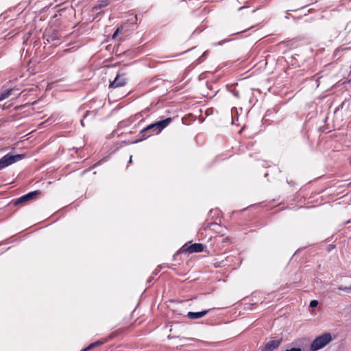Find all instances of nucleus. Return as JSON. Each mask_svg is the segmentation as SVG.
Wrapping results in <instances>:
<instances>
[{
	"label": "nucleus",
	"mask_w": 351,
	"mask_h": 351,
	"mask_svg": "<svg viewBox=\"0 0 351 351\" xmlns=\"http://www.w3.org/2000/svg\"><path fill=\"white\" fill-rule=\"evenodd\" d=\"M171 121L172 119L171 117H168L164 120L159 121L147 125L140 132L139 135L141 136V138L136 141V143L145 140L155 134H157L160 133Z\"/></svg>",
	"instance_id": "nucleus-1"
},
{
	"label": "nucleus",
	"mask_w": 351,
	"mask_h": 351,
	"mask_svg": "<svg viewBox=\"0 0 351 351\" xmlns=\"http://www.w3.org/2000/svg\"><path fill=\"white\" fill-rule=\"evenodd\" d=\"M332 341L331 335L325 332L322 335L317 337L312 342L310 350L311 351H317L323 348Z\"/></svg>",
	"instance_id": "nucleus-2"
},
{
	"label": "nucleus",
	"mask_w": 351,
	"mask_h": 351,
	"mask_svg": "<svg viewBox=\"0 0 351 351\" xmlns=\"http://www.w3.org/2000/svg\"><path fill=\"white\" fill-rule=\"evenodd\" d=\"M124 331H125V328H119L117 330L111 332L107 337L104 338L102 340H99L94 343H90L89 346H88L85 348L82 349L81 351H89L97 346H101V345L107 343L110 340L112 339L113 338H115L116 337L122 334Z\"/></svg>",
	"instance_id": "nucleus-3"
},
{
	"label": "nucleus",
	"mask_w": 351,
	"mask_h": 351,
	"mask_svg": "<svg viewBox=\"0 0 351 351\" xmlns=\"http://www.w3.org/2000/svg\"><path fill=\"white\" fill-rule=\"evenodd\" d=\"M25 158L24 154L12 155L8 154L0 159V170Z\"/></svg>",
	"instance_id": "nucleus-4"
},
{
	"label": "nucleus",
	"mask_w": 351,
	"mask_h": 351,
	"mask_svg": "<svg viewBox=\"0 0 351 351\" xmlns=\"http://www.w3.org/2000/svg\"><path fill=\"white\" fill-rule=\"evenodd\" d=\"M205 245L202 243H193L191 245L185 244L182 248L181 251L184 254L198 253L204 251Z\"/></svg>",
	"instance_id": "nucleus-5"
},
{
	"label": "nucleus",
	"mask_w": 351,
	"mask_h": 351,
	"mask_svg": "<svg viewBox=\"0 0 351 351\" xmlns=\"http://www.w3.org/2000/svg\"><path fill=\"white\" fill-rule=\"evenodd\" d=\"M40 193H41V192L40 191H38V190L29 192L27 194L24 195L22 197L16 199L14 201V205L17 206V205H19V204H25V203H26V202H27L29 201L35 199L37 198V197L39 195H40Z\"/></svg>",
	"instance_id": "nucleus-6"
},
{
	"label": "nucleus",
	"mask_w": 351,
	"mask_h": 351,
	"mask_svg": "<svg viewBox=\"0 0 351 351\" xmlns=\"http://www.w3.org/2000/svg\"><path fill=\"white\" fill-rule=\"evenodd\" d=\"M127 83V78L125 73L117 74V77L112 82L110 83V87L117 88L123 86Z\"/></svg>",
	"instance_id": "nucleus-7"
},
{
	"label": "nucleus",
	"mask_w": 351,
	"mask_h": 351,
	"mask_svg": "<svg viewBox=\"0 0 351 351\" xmlns=\"http://www.w3.org/2000/svg\"><path fill=\"white\" fill-rule=\"evenodd\" d=\"M282 342V339H271L262 348V351H274L279 347Z\"/></svg>",
	"instance_id": "nucleus-8"
},
{
	"label": "nucleus",
	"mask_w": 351,
	"mask_h": 351,
	"mask_svg": "<svg viewBox=\"0 0 351 351\" xmlns=\"http://www.w3.org/2000/svg\"><path fill=\"white\" fill-rule=\"evenodd\" d=\"M210 310H204L201 312H189L187 314V317L191 319H196L201 318L206 315Z\"/></svg>",
	"instance_id": "nucleus-9"
},
{
	"label": "nucleus",
	"mask_w": 351,
	"mask_h": 351,
	"mask_svg": "<svg viewBox=\"0 0 351 351\" xmlns=\"http://www.w3.org/2000/svg\"><path fill=\"white\" fill-rule=\"evenodd\" d=\"M221 228V226L217 223H211L206 226V228H204V230L209 229L212 230H215L219 234V237H222L223 236V234L221 232V231H219V229Z\"/></svg>",
	"instance_id": "nucleus-10"
},
{
	"label": "nucleus",
	"mask_w": 351,
	"mask_h": 351,
	"mask_svg": "<svg viewBox=\"0 0 351 351\" xmlns=\"http://www.w3.org/2000/svg\"><path fill=\"white\" fill-rule=\"evenodd\" d=\"M12 91V89H8V90H5L3 93H2L0 95V101H3V100L8 98L11 95Z\"/></svg>",
	"instance_id": "nucleus-11"
},
{
	"label": "nucleus",
	"mask_w": 351,
	"mask_h": 351,
	"mask_svg": "<svg viewBox=\"0 0 351 351\" xmlns=\"http://www.w3.org/2000/svg\"><path fill=\"white\" fill-rule=\"evenodd\" d=\"M224 262V260L218 261L217 259H215L213 265L215 268L226 267L227 265L225 264Z\"/></svg>",
	"instance_id": "nucleus-12"
},
{
	"label": "nucleus",
	"mask_w": 351,
	"mask_h": 351,
	"mask_svg": "<svg viewBox=\"0 0 351 351\" xmlns=\"http://www.w3.org/2000/svg\"><path fill=\"white\" fill-rule=\"evenodd\" d=\"M109 4V2L108 0H104V1H101L100 2L99 4L95 6V9H99V8H104V7H106L107 5H108Z\"/></svg>",
	"instance_id": "nucleus-13"
},
{
	"label": "nucleus",
	"mask_w": 351,
	"mask_h": 351,
	"mask_svg": "<svg viewBox=\"0 0 351 351\" xmlns=\"http://www.w3.org/2000/svg\"><path fill=\"white\" fill-rule=\"evenodd\" d=\"M131 18L128 19V21L130 22L132 24H136L138 21L137 15H131Z\"/></svg>",
	"instance_id": "nucleus-14"
},
{
	"label": "nucleus",
	"mask_w": 351,
	"mask_h": 351,
	"mask_svg": "<svg viewBox=\"0 0 351 351\" xmlns=\"http://www.w3.org/2000/svg\"><path fill=\"white\" fill-rule=\"evenodd\" d=\"M123 29V26H121V27H118V28L117 29L116 32H115L114 33V34H113V38H115V37L117 36V35L119 32H122Z\"/></svg>",
	"instance_id": "nucleus-15"
},
{
	"label": "nucleus",
	"mask_w": 351,
	"mask_h": 351,
	"mask_svg": "<svg viewBox=\"0 0 351 351\" xmlns=\"http://www.w3.org/2000/svg\"><path fill=\"white\" fill-rule=\"evenodd\" d=\"M338 289L339 290H341V291H351V286L350 287H338Z\"/></svg>",
	"instance_id": "nucleus-16"
},
{
	"label": "nucleus",
	"mask_w": 351,
	"mask_h": 351,
	"mask_svg": "<svg viewBox=\"0 0 351 351\" xmlns=\"http://www.w3.org/2000/svg\"><path fill=\"white\" fill-rule=\"evenodd\" d=\"M318 304V302L317 300H312L310 302V306L311 307H315Z\"/></svg>",
	"instance_id": "nucleus-17"
},
{
	"label": "nucleus",
	"mask_w": 351,
	"mask_h": 351,
	"mask_svg": "<svg viewBox=\"0 0 351 351\" xmlns=\"http://www.w3.org/2000/svg\"><path fill=\"white\" fill-rule=\"evenodd\" d=\"M285 351H302L300 348H292L291 349H287Z\"/></svg>",
	"instance_id": "nucleus-18"
},
{
	"label": "nucleus",
	"mask_w": 351,
	"mask_h": 351,
	"mask_svg": "<svg viewBox=\"0 0 351 351\" xmlns=\"http://www.w3.org/2000/svg\"><path fill=\"white\" fill-rule=\"evenodd\" d=\"M221 241L224 243H230V239L228 237L223 238Z\"/></svg>",
	"instance_id": "nucleus-19"
},
{
	"label": "nucleus",
	"mask_w": 351,
	"mask_h": 351,
	"mask_svg": "<svg viewBox=\"0 0 351 351\" xmlns=\"http://www.w3.org/2000/svg\"><path fill=\"white\" fill-rule=\"evenodd\" d=\"M220 238H221V237H219V235H218V236L215 237V241H217V242H219V240H218V239H220Z\"/></svg>",
	"instance_id": "nucleus-20"
},
{
	"label": "nucleus",
	"mask_w": 351,
	"mask_h": 351,
	"mask_svg": "<svg viewBox=\"0 0 351 351\" xmlns=\"http://www.w3.org/2000/svg\"><path fill=\"white\" fill-rule=\"evenodd\" d=\"M132 156H131L130 158L129 162H132Z\"/></svg>",
	"instance_id": "nucleus-21"
},
{
	"label": "nucleus",
	"mask_w": 351,
	"mask_h": 351,
	"mask_svg": "<svg viewBox=\"0 0 351 351\" xmlns=\"http://www.w3.org/2000/svg\"><path fill=\"white\" fill-rule=\"evenodd\" d=\"M349 160H350V162L351 163V156L350 157Z\"/></svg>",
	"instance_id": "nucleus-22"
}]
</instances>
